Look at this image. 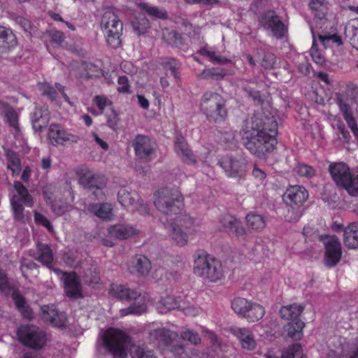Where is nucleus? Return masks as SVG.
Segmentation results:
<instances>
[{"mask_svg": "<svg viewBox=\"0 0 358 358\" xmlns=\"http://www.w3.org/2000/svg\"><path fill=\"white\" fill-rule=\"evenodd\" d=\"M240 134L245 148L257 157L264 158L275 149L278 124L273 115L257 110L244 121Z\"/></svg>", "mask_w": 358, "mask_h": 358, "instance_id": "1", "label": "nucleus"}, {"mask_svg": "<svg viewBox=\"0 0 358 358\" xmlns=\"http://www.w3.org/2000/svg\"><path fill=\"white\" fill-rule=\"evenodd\" d=\"M226 102L220 94L207 92L202 96L201 110L210 122H222L228 115Z\"/></svg>", "mask_w": 358, "mask_h": 358, "instance_id": "2", "label": "nucleus"}, {"mask_svg": "<svg viewBox=\"0 0 358 358\" xmlns=\"http://www.w3.org/2000/svg\"><path fill=\"white\" fill-rule=\"evenodd\" d=\"M106 348L114 358H127V350L131 346V337L122 330L110 327L103 335Z\"/></svg>", "mask_w": 358, "mask_h": 358, "instance_id": "3", "label": "nucleus"}, {"mask_svg": "<svg viewBox=\"0 0 358 358\" xmlns=\"http://www.w3.org/2000/svg\"><path fill=\"white\" fill-rule=\"evenodd\" d=\"M155 206L164 215H177L183 207L182 194L177 189L164 188L158 191Z\"/></svg>", "mask_w": 358, "mask_h": 358, "instance_id": "4", "label": "nucleus"}, {"mask_svg": "<svg viewBox=\"0 0 358 358\" xmlns=\"http://www.w3.org/2000/svg\"><path fill=\"white\" fill-rule=\"evenodd\" d=\"M194 273L210 282H215L223 275L221 263L206 255H199L195 259Z\"/></svg>", "mask_w": 358, "mask_h": 358, "instance_id": "5", "label": "nucleus"}, {"mask_svg": "<svg viewBox=\"0 0 358 358\" xmlns=\"http://www.w3.org/2000/svg\"><path fill=\"white\" fill-rule=\"evenodd\" d=\"M113 295L120 300L130 301L134 300V303L130 306L122 309L120 310L122 315H127L130 314L140 315L145 313L147 310L146 304L144 300L140 299L136 302L141 296V293L136 290L131 289L124 285H117L115 288H113Z\"/></svg>", "mask_w": 358, "mask_h": 358, "instance_id": "6", "label": "nucleus"}, {"mask_svg": "<svg viewBox=\"0 0 358 358\" xmlns=\"http://www.w3.org/2000/svg\"><path fill=\"white\" fill-rule=\"evenodd\" d=\"M106 178L103 176L94 173L88 169H80L79 183L85 189L92 193L94 199H103V189L106 187Z\"/></svg>", "mask_w": 358, "mask_h": 358, "instance_id": "7", "label": "nucleus"}, {"mask_svg": "<svg viewBox=\"0 0 358 358\" xmlns=\"http://www.w3.org/2000/svg\"><path fill=\"white\" fill-rule=\"evenodd\" d=\"M19 341L24 345L35 350L42 348L46 343V335L34 325L20 327L17 332Z\"/></svg>", "mask_w": 358, "mask_h": 358, "instance_id": "8", "label": "nucleus"}, {"mask_svg": "<svg viewBox=\"0 0 358 358\" xmlns=\"http://www.w3.org/2000/svg\"><path fill=\"white\" fill-rule=\"evenodd\" d=\"M260 24L265 29L271 31L272 35L278 39L285 36V24L273 10L265 12L261 17Z\"/></svg>", "mask_w": 358, "mask_h": 358, "instance_id": "9", "label": "nucleus"}, {"mask_svg": "<svg viewBox=\"0 0 358 358\" xmlns=\"http://www.w3.org/2000/svg\"><path fill=\"white\" fill-rule=\"evenodd\" d=\"M321 241H323L326 252H325V264L329 267L336 266L340 261L341 257V247L338 239L335 236L320 237Z\"/></svg>", "mask_w": 358, "mask_h": 358, "instance_id": "10", "label": "nucleus"}, {"mask_svg": "<svg viewBox=\"0 0 358 358\" xmlns=\"http://www.w3.org/2000/svg\"><path fill=\"white\" fill-rule=\"evenodd\" d=\"M219 164L230 177L242 178L245 173L246 164L245 162L232 156L227 155L219 162Z\"/></svg>", "mask_w": 358, "mask_h": 358, "instance_id": "11", "label": "nucleus"}, {"mask_svg": "<svg viewBox=\"0 0 358 358\" xmlns=\"http://www.w3.org/2000/svg\"><path fill=\"white\" fill-rule=\"evenodd\" d=\"M308 198V191L303 187L298 185L288 188L282 197L284 202L287 206H296L298 207H301Z\"/></svg>", "mask_w": 358, "mask_h": 358, "instance_id": "12", "label": "nucleus"}, {"mask_svg": "<svg viewBox=\"0 0 358 358\" xmlns=\"http://www.w3.org/2000/svg\"><path fill=\"white\" fill-rule=\"evenodd\" d=\"M41 310V317L44 321L55 327H65L67 317L64 313L58 312L53 306H43Z\"/></svg>", "mask_w": 358, "mask_h": 358, "instance_id": "13", "label": "nucleus"}, {"mask_svg": "<svg viewBox=\"0 0 358 358\" xmlns=\"http://www.w3.org/2000/svg\"><path fill=\"white\" fill-rule=\"evenodd\" d=\"M176 336V334L170 329L158 328L150 331L148 339L159 347H165L171 345Z\"/></svg>", "mask_w": 358, "mask_h": 358, "instance_id": "14", "label": "nucleus"}, {"mask_svg": "<svg viewBox=\"0 0 358 358\" xmlns=\"http://www.w3.org/2000/svg\"><path fill=\"white\" fill-rule=\"evenodd\" d=\"M151 262L143 255L134 256L129 263V270L138 276H146L151 270Z\"/></svg>", "mask_w": 358, "mask_h": 358, "instance_id": "15", "label": "nucleus"}, {"mask_svg": "<svg viewBox=\"0 0 358 358\" xmlns=\"http://www.w3.org/2000/svg\"><path fill=\"white\" fill-rule=\"evenodd\" d=\"M231 332L238 339L241 348L246 350H253L257 347L254 334L248 328L234 327Z\"/></svg>", "mask_w": 358, "mask_h": 358, "instance_id": "16", "label": "nucleus"}, {"mask_svg": "<svg viewBox=\"0 0 358 358\" xmlns=\"http://www.w3.org/2000/svg\"><path fill=\"white\" fill-rule=\"evenodd\" d=\"M329 171L336 184L341 187L351 175L350 168L343 162L330 164Z\"/></svg>", "mask_w": 358, "mask_h": 358, "instance_id": "17", "label": "nucleus"}, {"mask_svg": "<svg viewBox=\"0 0 358 358\" xmlns=\"http://www.w3.org/2000/svg\"><path fill=\"white\" fill-rule=\"evenodd\" d=\"M36 249L38 252V255L35 256L34 255H31L33 257L44 266H46L48 268L52 269L55 272H61L58 268H52V263L53 261V254L52 249L48 244L38 242L36 244Z\"/></svg>", "mask_w": 358, "mask_h": 358, "instance_id": "18", "label": "nucleus"}, {"mask_svg": "<svg viewBox=\"0 0 358 358\" xmlns=\"http://www.w3.org/2000/svg\"><path fill=\"white\" fill-rule=\"evenodd\" d=\"M64 285L66 295L69 298L78 299L83 297L79 278L75 273H66Z\"/></svg>", "mask_w": 358, "mask_h": 358, "instance_id": "19", "label": "nucleus"}, {"mask_svg": "<svg viewBox=\"0 0 358 358\" xmlns=\"http://www.w3.org/2000/svg\"><path fill=\"white\" fill-rule=\"evenodd\" d=\"M106 35L108 44L113 48H117L122 44L121 36L123 30V24L122 22H117L114 26L101 27Z\"/></svg>", "mask_w": 358, "mask_h": 358, "instance_id": "20", "label": "nucleus"}, {"mask_svg": "<svg viewBox=\"0 0 358 358\" xmlns=\"http://www.w3.org/2000/svg\"><path fill=\"white\" fill-rule=\"evenodd\" d=\"M133 146L136 155L141 159L148 157L152 152L150 140L145 135H137L133 142Z\"/></svg>", "mask_w": 358, "mask_h": 358, "instance_id": "21", "label": "nucleus"}, {"mask_svg": "<svg viewBox=\"0 0 358 358\" xmlns=\"http://www.w3.org/2000/svg\"><path fill=\"white\" fill-rule=\"evenodd\" d=\"M255 57L263 69L271 70L275 68L277 57L273 52L262 48H257L255 50Z\"/></svg>", "mask_w": 358, "mask_h": 358, "instance_id": "22", "label": "nucleus"}, {"mask_svg": "<svg viewBox=\"0 0 358 358\" xmlns=\"http://www.w3.org/2000/svg\"><path fill=\"white\" fill-rule=\"evenodd\" d=\"M50 121V114L48 110L36 108L31 115L33 129L36 131H41L45 129Z\"/></svg>", "mask_w": 358, "mask_h": 358, "instance_id": "23", "label": "nucleus"}, {"mask_svg": "<svg viewBox=\"0 0 358 358\" xmlns=\"http://www.w3.org/2000/svg\"><path fill=\"white\" fill-rule=\"evenodd\" d=\"M17 38L13 31L5 27L0 26V52L9 51L17 45Z\"/></svg>", "mask_w": 358, "mask_h": 358, "instance_id": "24", "label": "nucleus"}, {"mask_svg": "<svg viewBox=\"0 0 358 358\" xmlns=\"http://www.w3.org/2000/svg\"><path fill=\"white\" fill-rule=\"evenodd\" d=\"M343 243L349 248H358V222L352 223L344 229Z\"/></svg>", "mask_w": 358, "mask_h": 358, "instance_id": "25", "label": "nucleus"}, {"mask_svg": "<svg viewBox=\"0 0 358 358\" xmlns=\"http://www.w3.org/2000/svg\"><path fill=\"white\" fill-rule=\"evenodd\" d=\"M108 233L112 237L124 240L136 234V230L132 227L127 224H116L108 229Z\"/></svg>", "mask_w": 358, "mask_h": 358, "instance_id": "26", "label": "nucleus"}, {"mask_svg": "<svg viewBox=\"0 0 358 358\" xmlns=\"http://www.w3.org/2000/svg\"><path fill=\"white\" fill-rule=\"evenodd\" d=\"M305 324L301 320H294L284 326V332L294 341L301 340L303 336V329Z\"/></svg>", "mask_w": 358, "mask_h": 358, "instance_id": "27", "label": "nucleus"}, {"mask_svg": "<svg viewBox=\"0 0 358 358\" xmlns=\"http://www.w3.org/2000/svg\"><path fill=\"white\" fill-rule=\"evenodd\" d=\"M0 113L3 115L6 122L15 129H19L18 115L9 104L0 101Z\"/></svg>", "mask_w": 358, "mask_h": 358, "instance_id": "28", "label": "nucleus"}, {"mask_svg": "<svg viewBox=\"0 0 358 358\" xmlns=\"http://www.w3.org/2000/svg\"><path fill=\"white\" fill-rule=\"evenodd\" d=\"M48 136L52 145L63 144L69 141L71 136L66 131L60 129L57 124L50 125Z\"/></svg>", "mask_w": 358, "mask_h": 358, "instance_id": "29", "label": "nucleus"}, {"mask_svg": "<svg viewBox=\"0 0 358 358\" xmlns=\"http://www.w3.org/2000/svg\"><path fill=\"white\" fill-rule=\"evenodd\" d=\"M117 196L119 202L125 207L134 206L139 201V195L136 192H129L124 189L119 191Z\"/></svg>", "mask_w": 358, "mask_h": 358, "instance_id": "30", "label": "nucleus"}, {"mask_svg": "<svg viewBox=\"0 0 358 358\" xmlns=\"http://www.w3.org/2000/svg\"><path fill=\"white\" fill-rule=\"evenodd\" d=\"M264 314L265 310L263 306L256 303H252L243 317L249 322H255L261 320Z\"/></svg>", "mask_w": 358, "mask_h": 358, "instance_id": "31", "label": "nucleus"}, {"mask_svg": "<svg viewBox=\"0 0 358 358\" xmlns=\"http://www.w3.org/2000/svg\"><path fill=\"white\" fill-rule=\"evenodd\" d=\"M6 157L8 160L7 167L13 175H19L21 171V161L19 155L12 150L8 149L6 151Z\"/></svg>", "mask_w": 358, "mask_h": 358, "instance_id": "32", "label": "nucleus"}, {"mask_svg": "<svg viewBox=\"0 0 358 358\" xmlns=\"http://www.w3.org/2000/svg\"><path fill=\"white\" fill-rule=\"evenodd\" d=\"M87 210L94 213L98 217L107 219L110 217L112 208L108 203H90L87 208Z\"/></svg>", "mask_w": 358, "mask_h": 358, "instance_id": "33", "label": "nucleus"}, {"mask_svg": "<svg viewBox=\"0 0 358 358\" xmlns=\"http://www.w3.org/2000/svg\"><path fill=\"white\" fill-rule=\"evenodd\" d=\"M131 26L134 31L138 35L145 33L150 27L149 20L144 14H139L131 21Z\"/></svg>", "mask_w": 358, "mask_h": 358, "instance_id": "34", "label": "nucleus"}, {"mask_svg": "<svg viewBox=\"0 0 358 358\" xmlns=\"http://www.w3.org/2000/svg\"><path fill=\"white\" fill-rule=\"evenodd\" d=\"M162 39L168 45L175 46H180L183 43L182 36L179 33L167 29L163 30Z\"/></svg>", "mask_w": 358, "mask_h": 358, "instance_id": "35", "label": "nucleus"}, {"mask_svg": "<svg viewBox=\"0 0 358 358\" xmlns=\"http://www.w3.org/2000/svg\"><path fill=\"white\" fill-rule=\"evenodd\" d=\"M245 219L248 227L251 229L259 231L266 226L264 218L260 215L250 213L246 216Z\"/></svg>", "mask_w": 358, "mask_h": 358, "instance_id": "36", "label": "nucleus"}, {"mask_svg": "<svg viewBox=\"0 0 358 358\" xmlns=\"http://www.w3.org/2000/svg\"><path fill=\"white\" fill-rule=\"evenodd\" d=\"M252 303L244 298L237 297L232 301L231 308L235 313L243 317Z\"/></svg>", "mask_w": 358, "mask_h": 358, "instance_id": "37", "label": "nucleus"}, {"mask_svg": "<svg viewBox=\"0 0 358 358\" xmlns=\"http://www.w3.org/2000/svg\"><path fill=\"white\" fill-rule=\"evenodd\" d=\"M226 76V73L223 69L219 70L218 69H206L198 76L201 79H211L215 80H220Z\"/></svg>", "mask_w": 358, "mask_h": 358, "instance_id": "38", "label": "nucleus"}, {"mask_svg": "<svg viewBox=\"0 0 358 358\" xmlns=\"http://www.w3.org/2000/svg\"><path fill=\"white\" fill-rule=\"evenodd\" d=\"M178 306L176 301L171 296H167L162 298L157 303V308L160 313L164 314L168 311L176 308Z\"/></svg>", "mask_w": 358, "mask_h": 358, "instance_id": "39", "label": "nucleus"}, {"mask_svg": "<svg viewBox=\"0 0 358 358\" xmlns=\"http://www.w3.org/2000/svg\"><path fill=\"white\" fill-rule=\"evenodd\" d=\"M13 187L19 194L20 201L26 206H31L33 205L32 197L22 183L19 181H15L13 184Z\"/></svg>", "mask_w": 358, "mask_h": 358, "instance_id": "40", "label": "nucleus"}, {"mask_svg": "<svg viewBox=\"0 0 358 358\" xmlns=\"http://www.w3.org/2000/svg\"><path fill=\"white\" fill-rule=\"evenodd\" d=\"M313 35V45L310 50V54L313 60L317 64L323 65L326 60L323 55L319 52L318 46L316 43L315 34L313 28H311Z\"/></svg>", "mask_w": 358, "mask_h": 358, "instance_id": "41", "label": "nucleus"}, {"mask_svg": "<svg viewBox=\"0 0 358 358\" xmlns=\"http://www.w3.org/2000/svg\"><path fill=\"white\" fill-rule=\"evenodd\" d=\"M130 355L132 358H156L152 350L139 345H133Z\"/></svg>", "mask_w": 358, "mask_h": 358, "instance_id": "42", "label": "nucleus"}, {"mask_svg": "<svg viewBox=\"0 0 358 358\" xmlns=\"http://www.w3.org/2000/svg\"><path fill=\"white\" fill-rule=\"evenodd\" d=\"M173 232L171 234L172 239L180 246L187 244L188 237L187 231L182 228H178L174 225H171Z\"/></svg>", "mask_w": 358, "mask_h": 358, "instance_id": "43", "label": "nucleus"}, {"mask_svg": "<svg viewBox=\"0 0 358 358\" xmlns=\"http://www.w3.org/2000/svg\"><path fill=\"white\" fill-rule=\"evenodd\" d=\"M10 204L14 214V219L17 221H22L24 220V207L20 199L14 195L10 199Z\"/></svg>", "mask_w": 358, "mask_h": 358, "instance_id": "44", "label": "nucleus"}, {"mask_svg": "<svg viewBox=\"0 0 358 358\" xmlns=\"http://www.w3.org/2000/svg\"><path fill=\"white\" fill-rule=\"evenodd\" d=\"M348 193L352 196H358V174L357 176L350 175V178L342 187Z\"/></svg>", "mask_w": 358, "mask_h": 358, "instance_id": "45", "label": "nucleus"}, {"mask_svg": "<svg viewBox=\"0 0 358 358\" xmlns=\"http://www.w3.org/2000/svg\"><path fill=\"white\" fill-rule=\"evenodd\" d=\"M121 22V20L119 19L115 13L112 10H108L105 11L102 16L101 25V27H106V28H108V26H114L117 24V22Z\"/></svg>", "mask_w": 358, "mask_h": 358, "instance_id": "46", "label": "nucleus"}, {"mask_svg": "<svg viewBox=\"0 0 358 358\" xmlns=\"http://www.w3.org/2000/svg\"><path fill=\"white\" fill-rule=\"evenodd\" d=\"M83 278L87 285L97 283L100 279L98 268L95 266L90 267L85 272Z\"/></svg>", "mask_w": 358, "mask_h": 358, "instance_id": "47", "label": "nucleus"}, {"mask_svg": "<svg viewBox=\"0 0 358 358\" xmlns=\"http://www.w3.org/2000/svg\"><path fill=\"white\" fill-rule=\"evenodd\" d=\"M142 8L148 13L150 16L159 19H167L168 14L165 10L159 9L157 7L150 6L146 3H143Z\"/></svg>", "mask_w": 358, "mask_h": 358, "instance_id": "48", "label": "nucleus"}, {"mask_svg": "<svg viewBox=\"0 0 358 358\" xmlns=\"http://www.w3.org/2000/svg\"><path fill=\"white\" fill-rule=\"evenodd\" d=\"M170 351L175 358H189V349L184 344L177 343L171 347Z\"/></svg>", "mask_w": 358, "mask_h": 358, "instance_id": "49", "label": "nucleus"}, {"mask_svg": "<svg viewBox=\"0 0 358 358\" xmlns=\"http://www.w3.org/2000/svg\"><path fill=\"white\" fill-rule=\"evenodd\" d=\"M303 209L296 206H289L285 217L287 222H296L303 215Z\"/></svg>", "mask_w": 358, "mask_h": 358, "instance_id": "50", "label": "nucleus"}, {"mask_svg": "<svg viewBox=\"0 0 358 358\" xmlns=\"http://www.w3.org/2000/svg\"><path fill=\"white\" fill-rule=\"evenodd\" d=\"M194 224L192 219L187 215H182L176 220V222L173 225L183 229L184 231H187L190 229Z\"/></svg>", "mask_w": 358, "mask_h": 358, "instance_id": "51", "label": "nucleus"}, {"mask_svg": "<svg viewBox=\"0 0 358 358\" xmlns=\"http://www.w3.org/2000/svg\"><path fill=\"white\" fill-rule=\"evenodd\" d=\"M326 0H310L309 6L313 10L320 11L315 15L320 18L323 19L324 17V13L322 12L323 8L325 7Z\"/></svg>", "mask_w": 358, "mask_h": 358, "instance_id": "52", "label": "nucleus"}, {"mask_svg": "<svg viewBox=\"0 0 358 358\" xmlns=\"http://www.w3.org/2000/svg\"><path fill=\"white\" fill-rule=\"evenodd\" d=\"M296 171L299 176L308 178H311L315 174V171L312 166L304 164H298Z\"/></svg>", "mask_w": 358, "mask_h": 358, "instance_id": "53", "label": "nucleus"}, {"mask_svg": "<svg viewBox=\"0 0 358 358\" xmlns=\"http://www.w3.org/2000/svg\"><path fill=\"white\" fill-rule=\"evenodd\" d=\"M345 35L350 38L353 47L358 49V27L352 25L345 29Z\"/></svg>", "mask_w": 358, "mask_h": 358, "instance_id": "54", "label": "nucleus"}, {"mask_svg": "<svg viewBox=\"0 0 358 358\" xmlns=\"http://www.w3.org/2000/svg\"><path fill=\"white\" fill-rule=\"evenodd\" d=\"M318 38L320 40L322 45L326 48V43L329 41H332L334 43H336L338 45H343V41L337 34H319Z\"/></svg>", "mask_w": 358, "mask_h": 358, "instance_id": "55", "label": "nucleus"}, {"mask_svg": "<svg viewBox=\"0 0 358 358\" xmlns=\"http://www.w3.org/2000/svg\"><path fill=\"white\" fill-rule=\"evenodd\" d=\"M301 350L299 343H294L289 345L282 354V358H294L295 355Z\"/></svg>", "mask_w": 358, "mask_h": 358, "instance_id": "56", "label": "nucleus"}, {"mask_svg": "<svg viewBox=\"0 0 358 358\" xmlns=\"http://www.w3.org/2000/svg\"><path fill=\"white\" fill-rule=\"evenodd\" d=\"M40 90L43 96H46L51 100H55L57 97V92L56 90L48 84L41 85Z\"/></svg>", "mask_w": 358, "mask_h": 358, "instance_id": "57", "label": "nucleus"}, {"mask_svg": "<svg viewBox=\"0 0 358 358\" xmlns=\"http://www.w3.org/2000/svg\"><path fill=\"white\" fill-rule=\"evenodd\" d=\"M34 220L37 224H41L46 227L49 231H53V227L50 222L41 213L35 212Z\"/></svg>", "mask_w": 358, "mask_h": 358, "instance_id": "58", "label": "nucleus"}, {"mask_svg": "<svg viewBox=\"0 0 358 358\" xmlns=\"http://www.w3.org/2000/svg\"><path fill=\"white\" fill-rule=\"evenodd\" d=\"M181 337L184 340H187L191 343L197 345L201 342V338L197 333L193 331L187 330L181 334Z\"/></svg>", "mask_w": 358, "mask_h": 358, "instance_id": "59", "label": "nucleus"}, {"mask_svg": "<svg viewBox=\"0 0 358 358\" xmlns=\"http://www.w3.org/2000/svg\"><path fill=\"white\" fill-rule=\"evenodd\" d=\"M117 90L120 93H131L130 86L129 84V80L127 77L122 76H120L117 81Z\"/></svg>", "mask_w": 358, "mask_h": 358, "instance_id": "60", "label": "nucleus"}, {"mask_svg": "<svg viewBox=\"0 0 358 358\" xmlns=\"http://www.w3.org/2000/svg\"><path fill=\"white\" fill-rule=\"evenodd\" d=\"M181 159L187 164L192 165L196 163V159L192 151L188 148L187 151H183L178 155Z\"/></svg>", "mask_w": 358, "mask_h": 358, "instance_id": "61", "label": "nucleus"}, {"mask_svg": "<svg viewBox=\"0 0 358 358\" xmlns=\"http://www.w3.org/2000/svg\"><path fill=\"white\" fill-rule=\"evenodd\" d=\"M181 159L187 164L192 165L196 163V159L192 151L188 148L187 151H183L178 155Z\"/></svg>", "mask_w": 358, "mask_h": 358, "instance_id": "62", "label": "nucleus"}, {"mask_svg": "<svg viewBox=\"0 0 358 358\" xmlns=\"http://www.w3.org/2000/svg\"><path fill=\"white\" fill-rule=\"evenodd\" d=\"M238 220V219L232 215H226L221 218L220 222L222 226L229 232L232 229L234 225L236 224Z\"/></svg>", "mask_w": 358, "mask_h": 358, "instance_id": "63", "label": "nucleus"}, {"mask_svg": "<svg viewBox=\"0 0 358 358\" xmlns=\"http://www.w3.org/2000/svg\"><path fill=\"white\" fill-rule=\"evenodd\" d=\"M0 292L8 294L10 292V285L6 274L0 270Z\"/></svg>", "mask_w": 358, "mask_h": 358, "instance_id": "64", "label": "nucleus"}]
</instances>
